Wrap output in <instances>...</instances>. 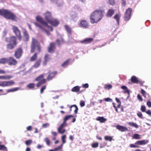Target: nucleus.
I'll use <instances>...</instances> for the list:
<instances>
[{"label":"nucleus","mask_w":151,"mask_h":151,"mask_svg":"<svg viewBox=\"0 0 151 151\" xmlns=\"http://www.w3.org/2000/svg\"><path fill=\"white\" fill-rule=\"evenodd\" d=\"M12 29L16 36H11L5 39V41L9 43L6 45V47L7 49L9 50H12L17 46L18 43L17 38L19 41L22 40V38L21 31L17 27L13 25L12 26Z\"/></svg>","instance_id":"obj_1"},{"label":"nucleus","mask_w":151,"mask_h":151,"mask_svg":"<svg viewBox=\"0 0 151 151\" xmlns=\"http://www.w3.org/2000/svg\"><path fill=\"white\" fill-rule=\"evenodd\" d=\"M147 105L149 107H151V102L148 101L147 103Z\"/></svg>","instance_id":"obj_64"},{"label":"nucleus","mask_w":151,"mask_h":151,"mask_svg":"<svg viewBox=\"0 0 151 151\" xmlns=\"http://www.w3.org/2000/svg\"><path fill=\"white\" fill-rule=\"evenodd\" d=\"M137 98L139 100V101H143V99L142 98V97L140 96V94H138L137 96Z\"/></svg>","instance_id":"obj_58"},{"label":"nucleus","mask_w":151,"mask_h":151,"mask_svg":"<svg viewBox=\"0 0 151 151\" xmlns=\"http://www.w3.org/2000/svg\"><path fill=\"white\" fill-rule=\"evenodd\" d=\"M112 87V86L111 84H105L104 86V88L106 89H108L109 90Z\"/></svg>","instance_id":"obj_43"},{"label":"nucleus","mask_w":151,"mask_h":151,"mask_svg":"<svg viewBox=\"0 0 151 151\" xmlns=\"http://www.w3.org/2000/svg\"><path fill=\"white\" fill-rule=\"evenodd\" d=\"M70 111H72V108H73V107L75 108V109L74 111V112L75 114H77V112L78 110V108L77 106L76 105L74 104V105H72L71 106H70Z\"/></svg>","instance_id":"obj_31"},{"label":"nucleus","mask_w":151,"mask_h":151,"mask_svg":"<svg viewBox=\"0 0 151 151\" xmlns=\"http://www.w3.org/2000/svg\"><path fill=\"white\" fill-rule=\"evenodd\" d=\"M132 138L135 139H139L141 138V136L138 134H135L133 135Z\"/></svg>","instance_id":"obj_37"},{"label":"nucleus","mask_w":151,"mask_h":151,"mask_svg":"<svg viewBox=\"0 0 151 151\" xmlns=\"http://www.w3.org/2000/svg\"><path fill=\"white\" fill-rule=\"evenodd\" d=\"M104 139L106 141H109L110 142L111 141L113 140L112 137L110 136H105Z\"/></svg>","instance_id":"obj_39"},{"label":"nucleus","mask_w":151,"mask_h":151,"mask_svg":"<svg viewBox=\"0 0 151 151\" xmlns=\"http://www.w3.org/2000/svg\"><path fill=\"white\" fill-rule=\"evenodd\" d=\"M34 24L35 25L36 27H39V28L40 29H41V30L42 29H43V27H42V26H41L38 23H36V22H35V23H34Z\"/></svg>","instance_id":"obj_50"},{"label":"nucleus","mask_w":151,"mask_h":151,"mask_svg":"<svg viewBox=\"0 0 151 151\" xmlns=\"http://www.w3.org/2000/svg\"><path fill=\"white\" fill-rule=\"evenodd\" d=\"M137 115L141 119H143L142 116V113L140 112H139L137 113Z\"/></svg>","instance_id":"obj_54"},{"label":"nucleus","mask_w":151,"mask_h":151,"mask_svg":"<svg viewBox=\"0 0 151 151\" xmlns=\"http://www.w3.org/2000/svg\"><path fill=\"white\" fill-rule=\"evenodd\" d=\"M56 48V45L55 42H51L50 43L49 46L47 47L48 51L49 53H52L55 52Z\"/></svg>","instance_id":"obj_9"},{"label":"nucleus","mask_w":151,"mask_h":151,"mask_svg":"<svg viewBox=\"0 0 151 151\" xmlns=\"http://www.w3.org/2000/svg\"><path fill=\"white\" fill-rule=\"evenodd\" d=\"M97 121H100L101 123H104L105 122L106 119L104 118L103 117H98L96 119Z\"/></svg>","instance_id":"obj_30"},{"label":"nucleus","mask_w":151,"mask_h":151,"mask_svg":"<svg viewBox=\"0 0 151 151\" xmlns=\"http://www.w3.org/2000/svg\"><path fill=\"white\" fill-rule=\"evenodd\" d=\"M23 51L22 48L19 47L17 48L14 51V56L17 59L20 58L22 56Z\"/></svg>","instance_id":"obj_6"},{"label":"nucleus","mask_w":151,"mask_h":151,"mask_svg":"<svg viewBox=\"0 0 151 151\" xmlns=\"http://www.w3.org/2000/svg\"><path fill=\"white\" fill-rule=\"evenodd\" d=\"M89 86V85L88 83H86L84 84H83V87L85 88H88Z\"/></svg>","instance_id":"obj_63"},{"label":"nucleus","mask_w":151,"mask_h":151,"mask_svg":"<svg viewBox=\"0 0 151 151\" xmlns=\"http://www.w3.org/2000/svg\"><path fill=\"white\" fill-rule=\"evenodd\" d=\"M109 3L110 4L113 5L115 4V1L114 0H109Z\"/></svg>","instance_id":"obj_56"},{"label":"nucleus","mask_w":151,"mask_h":151,"mask_svg":"<svg viewBox=\"0 0 151 151\" xmlns=\"http://www.w3.org/2000/svg\"><path fill=\"white\" fill-rule=\"evenodd\" d=\"M80 88L81 87L79 86H75L71 89V91L73 92L78 93L80 91Z\"/></svg>","instance_id":"obj_26"},{"label":"nucleus","mask_w":151,"mask_h":151,"mask_svg":"<svg viewBox=\"0 0 151 151\" xmlns=\"http://www.w3.org/2000/svg\"><path fill=\"white\" fill-rule=\"evenodd\" d=\"M49 23L54 27H57L59 24V22L58 19L52 18L49 22Z\"/></svg>","instance_id":"obj_14"},{"label":"nucleus","mask_w":151,"mask_h":151,"mask_svg":"<svg viewBox=\"0 0 151 151\" xmlns=\"http://www.w3.org/2000/svg\"><path fill=\"white\" fill-rule=\"evenodd\" d=\"M2 16L5 18L13 21L17 20V16L13 12L7 9H3Z\"/></svg>","instance_id":"obj_5"},{"label":"nucleus","mask_w":151,"mask_h":151,"mask_svg":"<svg viewBox=\"0 0 151 151\" xmlns=\"http://www.w3.org/2000/svg\"><path fill=\"white\" fill-rule=\"evenodd\" d=\"M149 142L148 140H142L137 141L135 144L137 145H143L147 144Z\"/></svg>","instance_id":"obj_15"},{"label":"nucleus","mask_w":151,"mask_h":151,"mask_svg":"<svg viewBox=\"0 0 151 151\" xmlns=\"http://www.w3.org/2000/svg\"><path fill=\"white\" fill-rule=\"evenodd\" d=\"M41 61L42 59L41 58L38 59V60H37L33 66V67L36 68L39 67L40 65Z\"/></svg>","instance_id":"obj_23"},{"label":"nucleus","mask_w":151,"mask_h":151,"mask_svg":"<svg viewBox=\"0 0 151 151\" xmlns=\"http://www.w3.org/2000/svg\"><path fill=\"white\" fill-rule=\"evenodd\" d=\"M7 62L8 58H0V64H5L6 63H7Z\"/></svg>","instance_id":"obj_25"},{"label":"nucleus","mask_w":151,"mask_h":151,"mask_svg":"<svg viewBox=\"0 0 151 151\" xmlns=\"http://www.w3.org/2000/svg\"><path fill=\"white\" fill-rule=\"evenodd\" d=\"M17 61L12 57L8 58L7 64L9 66H16L17 64Z\"/></svg>","instance_id":"obj_8"},{"label":"nucleus","mask_w":151,"mask_h":151,"mask_svg":"<svg viewBox=\"0 0 151 151\" xmlns=\"http://www.w3.org/2000/svg\"><path fill=\"white\" fill-rule=\"evenodd\" d=\"M104 100L106 101V102L111 101H112V99L109 97L105 98L104 99Z\"/></svg>","instance_id":"obj_62"},{"label":"nucleus","mask_w":151,"mask_h":151,"mask_svg":"<svg viewBox=\"0 0 151 151\" xmlns=\"http://www.w3.org/2000/svg\"><path fill=\"white\" fill-rule=\"evenodd\" d=\"M56 42L57 43L58 46H60V45L65 43V41L62 37L60 39H57L56 40Z\"/></svg>","instance_id":"obj_22"},{"label":"nucleus","mask_w":151,"mask_h":151,"mask_svg":"<svg viewBox=\"0 0 151 151\" xmlns=\"http://www.w3.org/2000/svg\"><path fill=\"white\" fill-rule=\"evenodd\" d=\"M116 128L119 131L123 132L128 131V129L126 127L120 125H117L116 126Z\"/></svg>","instance_id":"obj_16"},{"label":"nucleus","mask_w":151,"mask_h":151,"mask_svg":"<svg viewBox=\"0 0 151 151\" xmlns=\"http://www.w3.org/2000/svg\"><path fill=\"white\" fill-rule=\"evenodd\" d=\"M50 124L49 123H46L43 124L42 125V128H46L49 126Z\"/></svg>","instance_id":"obj_55"},{"label":"nucleus","mask_w":151,"mask_h":151,"mask_svg":"<svg viewBox=\"0 0 151 151\" xmlns=\"http://www.w3.org/2000/svg\"><path fill=\"white\" fill-rule=\"evenodd\" d=\"M44 26L47 27L48 29H50V31H52L53 30V29L52 27L51 26H50L48 25V23L47 22V24H44Z\"/></svg>","instance_id":"obj_47"},{"label":"nucleus","mask_w":151,"mask_h":151,"mask_svg":"<svg viewBox=\"0 0 151 151\" xmlns=\"http://www.w3.org/2000/svg\"><path fill=\"white\" fill-rule=\"evenodd\" d=\"M69 59L67 60L62 64V66L63 67H65L68 65L69 64Z\"/></svg>","instance_id":"obj_38"},{"label":"nucleus","mask_w":151,"mask_h":151,"mask_svg":"<svg viewBox=\"0 0 151 151\" xmlns=\"http://www.w3.org/2000/svg\"><path fill=\"white\" fill-rule=\"evenodd\" d=\"M18 88H13L12 89H8L7 90V93H8L10 92H14L18 90Z\"/></svg>","instance_id":"obj_41"},{"label":"nucleus","mask_w":151,"mask_h":151,"mask_svg":"<svg viewBox=\"0 0 151 151\" xmlns=\"http://www.w3.org/2000/svg\"><path fill=\"white\" fill-rule=\"evenodd\" d=\"M80 105L81 107H83L85 105V102L84 101H81L80 102Z\"/></svg>","instance_id":"obj_61"},{"label":"nucleus","mask_w":151,"mask_h":151,"mask_svg":"<svg viewBox=\"0 0 151 151\" xmlns=\"http://www.w3.org/2000/svg\"><path fill=\"white\" fill-rule=\"evenodd\" d=\"M46 87L47 86L46 85H44L41 87L40 90V93L41 94H42L43 93L44 90L46 89Z\"/></svg>","instance_id":"obj_40"},{"label":"nucleus","mask_w":151,"mask_h":151,"mask_svg":"<svg viewBox=\"0 0 151 151\" xmlns=\"http://www.w3.org/2000/svg\"><path fill=\"white\" fill-rule=\"evenodd\" d=\"M37 53H35L30 58V61L32 62L35 61L37 58Z\"/></svg>","instance_id":"obj_29"},{"label":"nucleus","mask_w":151,"mask_h":151,"mask_svg":"<svg viewBox=\"0 0 151 151\" xmlns=\"http://www.w3.org/2000/svg\"><path fill=\"white\" fill-rule=\"evenodd\" d=\"M36 19L37 21L43 25H44V24H47V22L44 20L42 17L40 16H37L36 17Z\"/></svg>","instance_id":"obj_19"},{"label":"nucleus","mask_w":151,"mask_h":151,"mask_svg":"<svg viewBox=\"0 0 151 151\" xmlns=\"http://www.w3.org/2000/svg\"><path fill=\"white\" fill-rule=\"evenodd\" d=\"M52 135L54 137H56L57 135V134L56 132L53 131H52L51 132Z\"/></svg>","instance_id":"obj_60"},{"label":"nucleus","mask_w":151,"mask_h":151,"mask_svg":"<svg viewBox=\"0 0 151 151\" xmlns=\"http://www.w3.org/2000/svg\"><path fill=\"white\" fill-rule=\"evenodd\" d=\"M74 116L70 115L65 116L63 119V121L66 122V121L72 117H73Z\"/></svg>","instance_id":"obj_35"},{"label":"nucleus","mask_w":151,"mask_h":151,"mask_svg":"<svg viewBox=\"0 0 151 151\" xmlns=\"http://www.w3.org/2000/svg\"><path fill=\"white\" fill-rule=\"evenodd\" d=\"M79 26L80 27H83L84 28H87L89 27V25L88 23L86 20H81L80 21Z\"/></svg>","instance_id":"obj_12"},{"label":"nucleus","mask_w":151,"mask_h":151,"mask_svg":"<svg viewBox=\"0 0 151 151\" xmlns=\"http://www.w3.org/2000/svg\"><path fill=\"white\" fill-rule=\"evenodd\" d=\"M32 143V141L31 139H29L26 140L25 142V144L27 145H29Z\"/></svg>","instance_id":"obj_46"},{"label":"nucleus","mask_w":151,"mask_h":151,"mask_svg":"<svg viewBox=\"0 0 151 151\" xmlns=\"http://www.w3.org/2000/svg\"><path fill=\"white\" fill-rule=\"evenodd\" d=\"M58 74L57 71H54L52 72H49L46 78V79L44 78V74H42L37 77L34 81H38L36 84V87L38 88L42 85L45 83L47 81H49L54 78Z\"/></svg>","instance_id":"obj_2"},{"label":"nucleus","mask_w":151,"mask_h":151,"mask_svg":"<svg viewBox=\"0 0 151 151\" xmlns=\"http://www.w3.org/2000/svg\"><path fill=\"white\" fill-rule=\"evenodd\" d=\"M44 59L42 65L43 66H45L47 65V62L51 59V58L49 54H47L45 55Z\"/></svg>","instance_id":"obj_13"},{"label":"nucleus","mask_w":151,"mask_h":151,"mask_svg":"<svg viewBox=\"0 0 151 151\" xmlns=\"http://www.w3.org/2000/svg\"><path fill=\"white\" fill-rule=\"evenodd\" d=\"M12 77V76L9 75L0 76V79L3 80H9Z\"/></svg>","instance_id":"obj_27"},{"label":"nucleus","mask_w":151,"mask_h":151,"mask_svg":"<svg viewBox=\"0 0 151 151\" xmlns=\"http://www.w3.org/2000/svg\"><path fill=\"white\" fill-rule=\"evenodd\" d=\"M104 11L103 10H96L91 14L90 19L92 24L97 23L99 22L103 17Z\"/></svg>","instance_id":"obj_3"},{"label":"nucleus","mask_w":151,"mask_h":151,"mask_svg":"<svg viewBox=\"0 0 151 151\" xmlns=\"http://www.w3.org/2000/svg\"><path fill=\"white\" fill-rule=\"evenodd\" d=\"M128 124L129 126L134 127L136 128H137L139 127L138 125L137 124L133 122H129L128 123Z\"/></svg>","instance_id":"obj_32"},{"label":"nucleus","mask_w":151,"mask_h":151,"mask_svg":"<svg viewBox=\"0 0 151 151\" xmlns=\"http://www.w3.org/2000/svg\"><path fill=\"white\" fill-rule=\"evenodd\" d=\"M4 87L11 86L14 84V82L13 80L9 81H4Z\"/></svg>","instance_id":"obj_21"},{"label":"nucleus","mask_w":151,"mask_h":151,"mask_svg":"<svg viewBox=\"0 0 151 151\" xmlns=\"http://www.w3.org/2000/svg\"><path fill=\"white\" fill-rule=\"evenodd\" d=\"M67 126V124L63 121V122L60 125L59 127L58 128V132L59 133L63 134L65 131V129H63V128Z\"/></svg>","instance_id":"obj_10"},{"label":"nucleus","mask_w":151,"mask_h":151,"mask_svg":"<svg viewBox=\"0 0 151 151\" xmlns=\"http://www.w3.org/2000/svg\"><path fill=\"white\" fill-rule=\"evenodd\" d=\"M66 138V135H64L62 136L61 140L63 144H64L66 142L65 138Z\"/></svg>","instance_id":"obj_45"},{"label":"nucleus","mask_w":151,"mask_h":151,"mask_svg":"<svg viewBox=\"0 0 151 151\" xmlns=\"http://www.w3.org/2000/svg\"><path fill=\"white\" fill-rule=\"evenodd\" d=\"M45 18L48 22L52 18V14L51 13L47 11L44 14Z\"/></svg>","instance_id":"obj_11"},{"label":"nucleus","mask_w":151,"mask_h":151,"mask_svg":"<svg viewBox=\"0 0 151 151\" xmlns=\"http://www.w3.org/2000/svg\"><path fill=\"white\" fill-rule=\"evenodd\" d=\"M131 81L132 83H134L137 84L139 80L137 78L134 76H132L131 78Z\"/></svg>","instance_id":"obj_24"},{"label":"nucleus","mask_w":151,"mask_h":151,"mask_svg":"<svg viewBox=\"0 0 151 151\" xmlns=\"http://www.w3.org/2000/svg\"><path fill=\"white\" fill-rule=\"evenodd\" d=\"M63 144H61L59 146H58L57 147L54 148V151H58L62 149L63 147Z\"/></svg>","instance_id":"obj_44"},{"label":"nucleus","mask_w":151,"mask_h":151,"mask_svg":"<svg viewBox=\"0 0 151 151\" xmlns=\"http://www.w3.org/2000/svg\"><path fill=\"white\" fill-rule=\"evenodd\" d=\"M42 30V31L45 32L46 33L47 35H49L50 34V32L48 30H46L44 28H43Z\"/></svg>","instance_id":"obj_52"},{"label":"nucleus","mask_w":151,"mask_h":151,"mask_svg":"<svg viewBox=\"0 0 151 151\" xmlns=\"http://www.w3.org/2000/svg\"><path fill=\"white\" fill-rule=\"evenodd\" d=\"M0 150L8 151L7 148L4 145H0Z\"/></svg>","instance_id":"obj_36"},{"label":"nucleus","mask_w":151,"mask_h":151,"mask_svg":"<svg viewBox=\"0 0 151 151\" xmlns=\"http://www.w3.org/2000/svg\"><path fill=\"white\" fill-rule=\"evenodd\" d=\"M64 27L67 32L70 35L71 34L72 31L71 28L66 25H64Z\"/></svg>","instance_id":"obj_28"},{"label":"nucleus","mask_w":151,"mask_h":151,"mask_svg":"<svg viewBox=\"0 0 151 151\" xmlns=\"http://www.w3.org/2000/svg\"><path fill=\"white\" fill-rule=\"evenodd\" d=\"M99 146V143L98 142H96L94 143L91 146L93 148H96L98 147Z\"/></svg>","instance_id":"obj_53"},{"label":"nucleus","mask_w":151,"mask_h":151,"mask_svg":"<svg viewBox=\"0 0 151 151\" xmlns=\"http://www.w3.org/2000/svg\"><path fill=\"white\" fill-rule=\"evenodd\" d=\"M35 86V85L34 83H30L27 86V87L29 89H34Z\"/></svg>","instance_id":"obj_33"},{"label":"nucleus","mask_w":151,"mask_h":151,"mask_svg":"<svg viewBox=\"0 0 151 151\" xmlns=\"http://www.w3.org/2000/svg\"><path fill=\"white\" fill-rule=\"evenodd\" d=\"M35 51H36L35 53H37V54L40 53L41 52V46L37 40L33 38L32 41L30 52L31 53H33Z\"/></svg>","instance_id":"obj_4"},{"label":"nucleus","mask_w":151,"mask_h":151,"mask_svg":"<svg viewBox=\"0 0 151 151\" xmlns=\"http://www.w3.org/2000/svg\"><path fill=\"white\" fill-rule=\"evenodd\" d=\"M129 146L131 148H139L140 147L136 145H134V144H130L129 145Z\"/></svg>","instance_id":"obj_49"},{"label":"nucleus","mask_w":151,"mask_h":151,"mask_svg":"<svg viewBox=\"0 0 151 151\" xmlns=\"http://www.w3.org/2000/svg\"><path fill=\"white\" fill-rule=\"evenodd\" d=\"M141 110L142 112L146 111V107L144 105H142L141 107Z\"/></svg>","instance_id":"obj_51"},{"label":"nucleus","mask_w":151,"mask_h":151,"mask_svg":"<svg viewBox=\"0 0 151 151\" xmlns=\"http://www.w3.org/2000/svg\"><path fill=\"white\" fill-rule=\"evenodd\" d=\"M6 73V71L4 70L0 69V74H4Z\"/></svg>","instance_id":"obj_57"},{"label":"nucleus","mask_w":151,"mask_h":151,"mask_svg":"<svg viewBox=\"0 0 151 151\" xmlns=\"http://www.w3.org/2000/svg\"><path fill=\"white\" fill-rule=\"evenodd\" d=\"M93 41V38H87L81 41L80 43L84 44H87L91 43Z\"/></svg>","instance_id":"obj_17"},{"label":"nucleus","mask_w":151,"mask_h":151,"mask_svg":"<svg viewBox=\"0 0 151 151\" xmlns=\"http://www.w3.org/2000/svg\"><path fill=\"white\" fill-rule=\"evenodd\" d=\"M120 16L119 14H116L114 17V18L116 20L118 25L119 24Z\"/></svg>","instance_id":"obj_34"},{"label":"nucleus","mask_w":151,"mask_h":151,"mask_svg":"<svg viewBox=\"0 0 151 151\" xmlns=\"http://www.w3.org/2000/svg\"><path fill=\"white\" fill-rule=\"evenodd\" d=\"M114 10L112 9H109L106 14L107 17H111L114 13Z\"/></svg>","instance_id":"obj_20"},{"label":"nucleus","mask_w":151,"mask_h":151,"mask_svg":"<svg viewBox=\"0 0 151 151\" xmlns=\"http://www.w3.org/2000/svg\"><path fill=\"white\" fill-rule=\"evenodd\" d=\"M132 9L130 8H128L126 9L124 16V19L126 21H128L130 19L132 15Z\"/></svg>","instance_id":"obj_7"},{"label":"nucleus","mask_w":151,"mask_h":151,"mask_svg":"<svg viewBox=\"0 0 151 151\" xmlns=\"http://www.w3.org/2000/svg\"><path fill=\"white\" fill-rule=\"evenodd\" d=\"M44 141L45 142L47 145L48 146H50V142L48 138L46 137L44 139Z\"/></svg>","instance_id":"obj_42"},{"label":"nucleus","mask_w":151,"mask_h":151,"mask_svg":"<svg viewBox=\"0 0 151 151\" xmlns=\"http://www.w3.org/2000/svg\"><path fill=\"white\" fill-rule=\"evenodd\" d=\"M141 93L142 94V95L145 98H146V95L147 93L143 89H141Z\"/></svg>","instance_id":"obj_48"},{"label":"nucleus","mask_w":151,"mask_h":151,"mask_svg":"<svg viewBox=\"0 0 151 151\" xmlns=\"http://www.w3.org/2000/svg\"><path fill=\"white\" fill-rule=\"evenodd\" d=\"M23 40L25 42H27L29 39V35L27 31L25 30L23 32Z\"/></svg>","instance_id":"obj_18"},{"label":"nucleus","mask_w":151,"mask_h":151,"mask_svg":"<svg viewBox=\"0 0 151 151\" xmlns=\"http://www.w3.org/2000/svg\"><path fill=\"white\" fill-rule=\"evenodd\" d=\"M122 4L123 6H125L127 4L125 0H122Z\"/></svg>","instance_id":"obj_59"}]
</instances>
